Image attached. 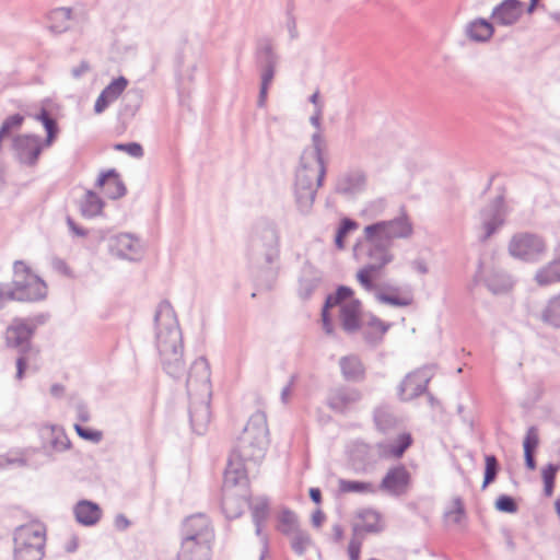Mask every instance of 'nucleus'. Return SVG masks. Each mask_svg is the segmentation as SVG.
Masks as SVG:
<instances>
[{
  "label": "nucleus",
  "instance_id": "nucleus-53",
  "mask_svg": "<svg viewBox=\"0 0 560 560\" xmlns=\"http://www.w3.org/2000/svg\"><path fill=\"white\" fill-rule=\"evenodd\" d=\"M115 150L126 152L130 156L137 158V159L143 156V149L137 142L118 143L115 145Z\"/></svg>",
  "mask_w": 560,
  "mask_h": 560
},
{
  "label": "nucleus",
  "instance_id": "nucleus-1",
  "mask_svg": "<svg viewBox=\"0 0 560 560\" xmlns=\"http://www.w3.org/2000/svg\"><path fill=\"white\" fill-rule=\"evenodd\" d=\"M268 447V425L264 412L250 416L238 436L225 469V487L245 485L249 465H258Z\"/></svg>",
  "mask_w": 560,
  "mask_h": 560
},
{
  "label": "nucleus",
  "instance_id": "nucleus-12",
  "mask_svg": "<svg viewBox=\"0 0 560 560\" xmlns=\"http://www.w3.org/2000/svg\"><path fill=\"white\" fill-rule=\"evenodd\" d=\"M327 173L325 158L302 152L295 170V182L323 186Z\"/></svg>",
  "mask_w": 560,
  "mask_h": 560
},
{
  "label": "nucleus",
  "instance_id": "nucleus-32",
  "mask_svg": "<svg viewBox=\"0 0 560 560\" xmlns=\"http://www.w3.org/2000/svg\"><path fill=\"white\" fill-rule=\"evenodd\" d=\"M487 288L493 294H503L509 292L513 287L511 277L502 270H491L485 276Z\"/></svg>",
  "mask_w": 560,
  "mask_h": 560
},
{
  "label": "nucleus",
  "instance_id": "nucleus-3",
  "mask_svg": "<svg viewBox=\"0 0 560 560\" xmlns=\"http://www.w3.org/2000/svg\"><path fill=\"white\" fill-rule=\"evenodd\" d=\"M210 364L205 357L197 358L186 377V388L190 397L189 417L192 430L203 434L210 422L209 399L211 396Z\"/></svg>",
  "mask_w": 560,
  "mask_h": 560
},
{
  "label": "nucleus",
  "instance_id": "nucleus-4",
  "mask_svg": "<svg viewBox=\"0 0 560 560\" xmlns=\"http://www.w3.org/2000/svg\"><path fill=\"white\" fill-rule=\"evenodd\" d=\"M358 255L365 259L366 264L357 271L355 279L364 291L374 292L376 291L375 279L381 270L393 262L395 258L392 246L374 234L371 236L364 229Z\"/></svg>",
  "mask_w": 560,
  "mask_h": 560
},
{
  "label": "nucleus",
  "instance_id": "nucleus-36",
  "mask_svg": "<svg viewBox=\"0 0 560 560\" xmlns=\"http://www.w3.org/2000/svg\"><path fill=\"white\" fill-rule=\"evenodd\" d=\"M250 509L256 535L261 538L264 536L261 533L262 525L269 514L268 501L265 498H258L253 502Z\"/></svg>",
  "mask_w": 560,
  "mask_h": 560
},
{
  "label": "nucleus",
  "instance_id": "nucleus-42",
  "mask_svg": "<svg viewBox=\"0 0 560 560\" xmlns=\"http://www.w3.org/2000/svg\"><path fill=\"white\" fill-rule=\"evenodd\" d=\"M541 319L550 326L560 327V293L549 300L541 313Z\"/></svg>",
  "mask_w": 560,
  "mask_h": 560
},
{
  "label": "nucleus",
  "instance_id": "nucleus-20",
  "mask_svg": "<svg viewBox=\"0 0 560 560\" xmlns=\"http://www.w3.org/2000/svg\"><path fill=\"white\" fill-rule=\"evenodd\" d=\"M412 444V436L410 433L404 432L397 435L394 440H386L375 444V451L378 457L388 459L400 458L405 452Z\"/></svg>",
  "mask_w": 560,
  "mask_h": 560
},
{
  "label": "nucleus",
  "instance_id": "nucleus-5",
  "mask_svg": "<svg viewBox=\"0 0 560 560\" xmlns=\"http://www.w3.org/2000/svg\"><path fill=\"white\" fill-rule=\"evenodd\" d=\"M353 290L346 285H340L334 294L327 296L322 311L323 328L327 335L334 334V326L329 316V310L339 308V322L347 334H354L361 327L362 305L358 299L353 298Z\"/></svg>",
  "mask_w": 560,
  "mask_h": 560
},
{
  "label": "nucleus",
  "instance_id": "nucleus-10",
  "mask_svg": "<svg viewBox=\"0 0 560 560\" xmlns=\"http://www.w3.org/2000/svg\"><path fill=\"white\" fill-rule=\"evenodd\" d=\"M369 234H373L392 246L394 240L409 238L413 233L411 221L406 215L393 220L378 221L366 225Z\"/></svg>",
  "mask_w": 560,
  "mask_h": 560
},
{
  "label": "nucleus",
  "instance_id": "nucleus-27",
  "mask_svg": "<svg viewBox=\"0 0 560 560\" xmlns=\"http://www.w3.org/2000/svg\"><path fill=\"white\" fill-rule=\"evenodd\" d=\"M96 185L103 187L106 196L110 199H118L126 194V187L115 170L102 173Z\"/></svg>",
  "mask_w": 560,
  "mask_h": 560
},
{
  "label": "nucleus",
  "instance_id": "nucleus-47",
  "mask_svg": "<svg viewBox=\"0 0 560 560\" xmlns=\"http://www.w3.org/2000/svg\"><path fill=\"white\" fill-rule=\"evenodd\" d=\"M288 537L290 538L292 550L299 556L304 555L312 544L308 533L302 529H299Z\"/></svg>",
  "mask_w": 560,
  "mask_h": 560
},
{
  "label": "nucleus",
  "instance_id": "nucleus-8",
  "mask_svg": "<svg viewBox=\"0 0 560 560\" xmlns=\"http://www.w3.org/2000/svg\"><path fill=\"white\" fill-rule=\"evenodd\" d=\"M508 249L510 255L516 259L536 262L545 256L547 243L539 234L520 232L511 237Z\"/></svg>",
  "mask_w": 560,
  "mask_h": 560
},
{
  "label": "nucleus",
  "instance_id": "nucleus-41",
  "mask_svg": "<svg viewBox=\"0 0 560 560\" xmlns=\"http://www.w3.org/2000/svg\"><path fill=\"white\" fill-rule=\"evenodd\" d=\"M278 529L285 536H290L301 529L296 514L289 509L282 510L279 514Z\"/></svg>",
  "mask_w": 560,
  "mask_h": 560
},
{
  "label": "nucleus",
  "instance_id": "nucleus-14",
  "mask_svg": "<svg viewBox=\"0 0 560 560\" xmlns=\"http://www.w3.org/2000/svg\"><path fill=\"white\" fill-rule=\"evenodd\" d=\"M196 540L197 542L211 544L214 539L213 528L207 515L198 513L188 516L182 527V539Z\"/></svg>",
  "mask_w": 560,
  "mask_h": 560
},
{
  "label": "nucleus",
  "instance_id": "nucleus-60",
  "mask_svg": "<svg viewBox=\"0 0 560 560\" xmlns=\"http://www.w3.org/2000/svg\"><path fill=\"white\" fill-rule=\"evenodd\" d=\"M91 70L90 63L85 60H82L78 66L71 69V75L74 79H80Z\"/></svg>",
  "mask_w": 560,
  "mask_h": 560
},
{
  "label": "nucleus",
  "instance_id": "nucleus-45",
  "mask_svg": "<svg viewBox=\"0 0 560 560\" xmlns=\"http://www.w3.org/2000/svg\"><path fill=\"white\" fill-rule=\"evenodd\" d=\"M257 55L259 66H277L278 63V56L275 54L272 43L269 39L259 43Z\"/></svg>",
  "mask_w": 560,
  "mask_h": 560
},
{
  "label": "nucleus",
  "instance_id": "nucleus-9",
  "mask_svg": "<svg viewBox=\"0 0 560 560\" xmlns=\"http://www.w3.org/2000/svg\"><path fill=\"white\" fill-rule=\"evenodd\" d=\"M508 208L501 196L487 203L479 212V240L485 242L491 237L505 222Z\"/></svg>",
  "mask_w": 560,
  "mask_h": 560
},
{
  "label": "nucleus",
  "instance_id": "nucleus-33",
  "mask_svg": "<svg viewBox=\"0 0 560 560\" xmlns=\"http://www.w3.org/2000/svg\"><path fill=\"white\" fill-rule=\"evenodd\" d=\"M80 212L86 219L100 215L103 211L104 202L102 198L92 190H86L80 200Z\"/></svg>",
  "mask_w": 560,
  "mask_h": 560
},
{
  "label": "nucleus",
  "instance_id": "nucleus-35",
  "mask_svg": "<svg viewBox=\"0 0 560 560\" xmlns=\"http://www.w3.org/2000/svg\"><path fill=\"white\" fill-rule=\"evenodd\" d=\"M233 488L234 487H225V480L223 481L222 510L228 518L240 516L245 506L243 499L234 498L232 493Z\"/></svg>",
  "mask_w": 560,
  "mask_h": 560
},
{
  "label": "nucleus",
  "instance_id": "nucleus-59",
  "mask_svg": "<svg viewBox=\"0 0 560 560\" xmlns=\"http://www.w3.org/2000/svg\"><path fill=\"white\" fill-rule=\"evenodd\" d=\"M295 381L296 375H291L288 384L281 389L280 399L285 405L291 400Z\"/></svg>",
  "mask_w": 560,
  "mask_h": 560
},
{
  "label": "nucleus",
  "instance_id": "nucleus-24",
  "mask_svg": "<svg viewBox=\"0 0 560 560\" xmlns=\"http://www.w3.org/2000/svg\"><path fill=\"white\" fill-rule=\"evenodd\" d=\"M42 436L45 440V448L50 456L52 453H61L70 448L71 442L65 430L58 425H47L42 429Z\"/></svg>",
  "mask_w": 560,
  "mask_h": 560
},
{
  "label": "nucleus",
  "instance_id": "nucleus-39",
  "mask_svg": "<svg viewBox=\"0 0 560 560\" xmlns=\"http://www.w3.org/2000/svg\"><path fill=\"white\" fill-rule=\"evenodd\" d=\"M34 119L40 121L46 130L47 137L44 140V144H46L47 148L51 147L59 132L57 121L48 114L46 109H42L40 113L36 114Z\"/></svg>",
  "mask_w": 560,
  "mask_h": 560
},
{
  "label": "nucleus",
  "instance_id": "nucleus-63",
  "mask_svg": "<svg viewBox=\"0 0 560 560\" xmlns=\"http://www.w3.org/2000/svg\"><path fill=\"white\" fill-rule=\"evenodd\" d=\"M25 368H26V359H25L24 354H21L16 359V375H15L16 380H22L24 377Z\"/></svg>",
  "mask_w": 560,
  "mask_h": 560
},
{
  "label": "nucleus",
  "instance_id": "nucleus-62",
  "mask_svg": "<svg viewBox=\"0 0 560 560\" xmlns=\"http://www.w3.org/2000/svg\"><path fill=\"white\" fill-rule=\"evenodd\" d=\"M323 112L322 109H314L313 110V114L311 115L310 117V122L311 125L316 129V130H322V118H323Z\"/></svg>",
  "mask_w": 560,
  "mask_h": 560
},
{
  "label": "nucleus",
  "instance_id": "nucleus-30",
  "mask_svg": "<svg viewBox=\"0 0 560 560\" xmlns=\"http://www.w3.org/2000/svg\"><path fill=\"white\" fill-rule=\"evenodd\" d=\"M466 35L478 43L488 42L494 32L493 24L485 19H475L466 25Z\"/></svg>",
  "mask_w": 560,
  "mask_h": 560
},
{
  "label": "nucleus",
  "instance_id": "nucleus-46",
  "mask_svg": "<svg viewBox=\"0 0 560 560\" xmlns=\"http://www.w3.org/2000/svg\"><path fill=\"white\" fill-rule=\"evenodd\" d=\"M375 295L377 302L382 304H388L393 306L404 307L408 306L412 303V298L410 295H394L380 292L378 287L376 285V291L372 292Z\"/></svg>",
  "mask_w": 560,
  "mask_h": 560
},
{
  "label": "nucleus",
  "instance_id": "nucleus-61",
  "mask_svg": "<svg viewBox=\"0 0 560 560\" xmlns=\"http://www.w3.org/2000/svg\"><path fill=\"white\" fill-rule=\"evenodd\" d=\"M559 467L553 464H549L547 467L542 469V479L544 482L547 481H555L556 474L558 471Z\"/></svg>",
  "mask_w": 560,
  "mask_h": 560
},
{
  "label": "nucleus",
  "instance_id": "nucleus-56",
  "mask_svg": "<svg viewBox=\"0 0 560 560\" xmlns=\"http://www.w3.org/2000/svg\"><path fill=\"white\" fill-rule=\"evenodd\" d=\"M13 284L0 283V310L7 304V302L15 300Z\"/></svg>",
  "mask_w": 560,
  "mask_h": 560
},
{
  "label": "nucleus",
  "instance_id": "nucleus-11",
  "mask_svg": "<svg viewBox=\"0 0 560 560\" xmlns=\"http://www.w3.org/2000/svg\"><path fill=\"white\" fill-rule=\"evenodd\" d=\"M12 152L14 159L22 165L34 166L42 154L44 141L39 136L23 133L12 138Z\"/></svg>",
  "mask_w": 560,
  "mask_h": 560
},
{
  "label": "nucleus",
  "instance_id": "nucleus-48",
  "mask_svg": "<svg viewBox=\"0 0 560 560\" xmlns=\"http://www.w3.org/2000/svg\"><path fill=\"white\" fill-rule=\"evenodd\" d=\"M31 451H24L21 454L0 455V469L8 466H32Z\"/></svg>",
  "mask_w": 560,
  "mask_h": 560
},
{
  "label": "nucleus",
  "instance_id": "nucleus-51",
  "mask_svg": "<svg viewBox=\"0 0 560 560\" xmlns=\"http://www.w3.org/2000/svg\"><path fill=\"white\" fill-rule=\"evenodd\" d=\"M357 226L355 222L352 221L351 219H343L338 228V231H337V234H336V238H335V243L337 245L338 248H342L343 247V237L351 231V230H354Z\"/></svg>",
  "mask_w": 560,
  "mask_h": 560
},
{
  "label": "nucleus",
  "instance_id": "nucleus-40",
  "mask_svg": "<svg viewBox=\"0 0 560 560\" xmlns=\"http://www.w3.org/2000/svg\"><path fill=\"white\" fill-rule=\"evenodd\" d=\"M374 422L380 431L387 432L396 425L397 419L388 406H380L374 411Z\"/></svg>",
  "mask_w": 560,
  "mask_h": 560
},
{
  "label": "nucleus",
  "instance_id": "nucleus-29",
  "mask_svg": "<svg viewBox=\"0 0 560 560\" xmlns=\"http://www.w3.org/2000/svg\"><path fill=\"white\" fill-rule=\"evenodd\" d=\"M382 528L381 515L372 509L362 510L358 514V521L353 527L355 535H359L360 533H376Z\"/></svg>",
  "mask_w": 560,
  "mask_h": 560
},
{
  "label": "nucleus",
  "instance_id": "nucleus-22",
  "mask_svg": "<svg viewBox=\"0 0 560 560\" xmlns=\"http://www.w3.org/2000/svg\"><path fill=\"white\" fill-rule=\"evenodd\" d=\"M320 187L322 186H317L316 184H305L294 180L293 197L299 213L308 215L312 212L317 190Z\"/></svg>",
  "mask_w": 560,
  "mask_h": 560
},
{
  "label": "nucleus",
  "instance_id": "nucleus-57",
  "mask_svg": "<svg viewBox=\"0 0 560 560\" xmlns=\"http://www.w3.org/2000/svg\"><path fill=\"white\" fill-rule=\"evenodd\" d=\"M385 201L383 199H378L375 201H372L364 210V214L369 215L370 218L377 217L383 213L385 209Z\"/></svg>",
  "mask_w": 560,
  "mask_h": 560
},
{
  "label": "nucleus",
  "instance_id": "nucleus-6",
  "mask_svg": "<svg viewBox=\"0 0 560 560\" xmlns=\"http://www.w3.org/2000/svg\"><path fill=\"white\" fill-rule=\"evenodd\" d=\"M14 560H42L46 542V530L40 523L19 526L14 532Z\"/></svg>",
  "mask_w": 560,
  "mask_h": 560
},
{
  "label": "nucleus",
  "instance_id": "nucleus-54",
  "mask_svg": "<svg viewBox=\"0 0 560 560\" xmlns=\"http://www.w3.org/2000/svg\"><path fill=\"white\" fill-rule=\"evenodd\" d=\"M495 508L505 513H515L517 511L515 501L509 495H500L495 501Z\"/></svg>",
  "mask_w": 560,
  "mask_h": 560
},
{
  "label": "nucleus",
  "instance_id": "nucleus-7",
  "mask_svg": "<svg viewBox=\"0 0 560 560\" xmlns=\"http://www.w3.org/2000/svg\"><path fill=\"white\" fill-rule=\"evenodd\" d=\"M13 270V287L15 300L34 302L46 298V283L38 276L32 273L25 262L15 261Z\"/></svg>",
  "mask_w": 560,
  "mask_h": 560
},
{
  "label": "nucleus",
  "instance_id": "nucleus-43",
  "mask_svg": "<svg viewBox=\"0 0 560 560\" xmlns=\"http://www.w3.org/2000/svg\"><path fill=\"white\" fill-rule=\"evenodd\" d=\"M338 488L343 493H375L376 488L372 482L339 479Z\"/></svg>",
  "mask_w": 560,
  "mask_h": 560
},
{
  "label": "nucleus",
  "instance_id": "nucleus-21",
  "mask_svg": "<svg viewBox=\"0 0 560 560\" xmlns=\"http://www.w3.org/2000/svg\"><path fill=\"white\" fill-rule=\"evenodd\" d=\"M524 3L518 0H504L493 8L491 18L502 26L515 24L522 16Z\"/></svg>",
  "mask_w": 560,
  "mask_h": 560
},
{
  "label": "nucleus",
  "instance_id": "nucleus-19",
  "mask_svg": "<svg viewBox=\"0 0 560 560\" xmlns=\"http://www.w3.org/2000/svg\"><path fill=\"white\" fill-rule=\"evenodd\" d=\"M362 399V393L352 387H338L330 392L327 405L336 412H346Z\"/></svg>",
  "mask_w": 560,
  "mask_h": 560
},
{
  "label": "nucleus",
  "instance_id": "nucleus-50",
  "mask_svg": "<svg viewBox=\"0 0 560 560\" xmlns=\"http://www.w3.org/2000/svg\"><path fill=\"white\" fill-rule=\"evenodd\" d=\"M498 474V460L493 455L486 456V469L482 488L485 489L490 482L495 479Z\"/></svg>",
  "mask_w": 560,
  "mask_h": 560
},
{
  "label": "nucleus",
  "instance_id": "nucleus-64",
  "mask_svg": "<svg viewBox=\"0 0 560 560\" xmlns=\"http://www.w3.org/2000/svg\"><path fill=\"white\" fill-rule=\"evenodd\" d=\"M261 548L259 551L258 560H266L269 556V540L267 536L260 538Z\"/></svg>",
  "mask_w": 560,
  "mask_h": 560
},
{
  "label": "nucleus",
  "instance_id": "nucleus-49",
  "mask_svg": "<svg viewBox=\"0 0 560 560\" xmlns=\"http://www.w3.org/2000/svg\"><path fill=\"white\" fill-rule=\"evenodd\" d=\"M311 140H312L311 147L304 149L303 152L304 153L313 154L315 156L324 158L325 153H326V150H327V144H326V141H325L323 135H322V130H316L312 135V139Z\"/></svg>",
  "mask_w": 560,
  "mask_h": 560
},
{
  "label": "nucleus",
  "instance_id": "nucleus-26",
  "mask_svg": "<svg viewBox=\"0 0 560 560\" xmlns=\"http://www.w3.org/2000/svg\"><path fill=\"white\" fill-rule=\"evenodd\" d=\"M32 335L33 327L30 324L16 320L7 329L5 338L10 346L20 348L24 352L28 347Z\"/></svg>",
  "mask_w": 560,
  "mask_h": 560
},
{
  "label": "nucleus",
  "instance_id": "nucleus-37",
  "mask_svg": "<svg viewBox=\"0 0 560 560\" xmlns=\"http://www.w3.org/2000/svg\"><path fill=\"white\" fill-rule=\"evenodd\" d=\"M260 67V89L257 100L258 107H265L268 97V90L271 85L277 66H259Z\"/></svg>",
  "mask_w": 560,
  "mask_h": 560
},
{
  "label": "nucleus",
  "instance_id": "nucleus-2",
  "mask_svg": "<svg viewBox=\"0 0 560 560\" xmlns=\"http://www.w3.org/2000/svg\"><path fill=\"white\" fill-rule=\"evenodd\" d=\"M154 345L162 369L177 380L186 370L183 335L176 313L170 302H161L154 314Z\"/></svg>",
  "mask_w": 560,
  "mask_h": 560
},
{
  "label": "nucleus",
  "instance_id": "nucleus-34",
  "mask_svg": "<svg viewBox=\"0 0 560 560\" xmlns=\"http://www.w3.org/2000/svg\"><path fill=\"white\" fill-rule=\"evenodd\" d=\"M535 280L541 287L560 282V257L558 256L539 268L535 275Z\"/></svg>",
  "mask_w": 560,
  "mask_h": 560
},
{
  "label": "nucleus",
  "instance_id": "nucleus-23",
  "mask_svg": "<svg viewBox=\"0 0 560 560\" xmlns=\"http://www.w3.org/2000/svg\"><path fill=\"white\" fill-rule=\"evenodd\" d=\"M128 85V80L125 77L114 79L108 85L104 88L94 104V113L100 115L106 108L116 102L124 93Z\"/></svg>",
  "mask_w": 560,
  "mask_h": 560
},
{
  "label": "nucleus",
  "instance_id": "nucleus-31",
  "mask_svg": "<svg viewBox=\"0 0 560 560\" xmlns=\"http://www.w3.org/2000/svg\"><path fill=\"white\" fill-rule=\"evenodd\" d=\"M77 521L85 526H92L101 518V509L91 501H80L74 508Z\"/></svg>",
  "mask_w": 560,
  "mask_h": 560
},
{
  "label": "nucleus",
  "instance_id": "nucleus-13",
  "mask_svg": "<svg viewBox=\"0 0 560 560\" xmlns=\"http://www.w3.org/2000/svg\"><path fill=\"white\" fill-rule=\"evenodd\" d=\"M431 377L432 372L428 368L418 369L407 374L398 386L397 395L399 399L409 401L423 394Z\"/></svg>",
  "mask_w": 560,
  "mask_h": 560
},
{
  "label": "nucleus",
  "instance_id": "nucleus-28",
  "mask_svg": "<svg viewBox=\"0 0 560 560\" xmlns=\"http://www.w3.org/2000/svg\"><path fill=\"white\" fill-rule=\"evenodd\" d=\"M339 368L342 377L348 382H360L364 378L365 368L358 355L341 357Z\"/></svg>",
  "mask_w": 560,
  "mask_h": 560
},
{
  "label": "nucleus",
  "instance_id": "nucleus-38",
  "mask_svg": "<svg viewBox=\"0 0 560 560\" xmlns=\"http://www.w3.org/2000/svg\"><path fill=\"white\" fill-rule=\"evenodd\" d=\"M71 19L72 10L70 8H56L49 13L50 27L57 33L68 30Z\"/></svg>",
  "mask_w": 560,
  "mask_h": 560
},
{
  "label": "nucleus",
  "instance_id": "nucleus-55",
  "mask_svg": "<svg viewBox=\"0 0 560 560\" xmlns=\"http://www.w3.org/2000/svg\"><path fill=\"white\" fill-rule=\"evenodd\" d=\"M539 439H538V432L537 429L534 427H530L527 430L526 436L524 439V451L533 452L535 447L538 445Z\"/></svg>",
  "mask_w": 560,
  "mask_h": 560
},
{
  "label": "nucleus",
  "instance_id": "nucleus-25",
  "mask_svg": "<svg viewBox=\"0 0 560 560\" xmlns=\"http://www.w3.org/2000/svg\"><path fill=\"white\" fill-rule=\"evenodd\" d=\"M211 544L197 542L196 540L182 539L177 560H210Z\"/></svg>",
  "mask_w": 560,
  "mask_h": 560
},
{
  "label": "nucleus",
  "instance_id": "nucleus-17",
  "mask_svg": "<svg viewBox=\"0 0 560 560\" xmlns=\"http://www.w3.org/2000/svg\"><path fill=\"white\" fill-rule=\"evenodd\" d=\"M366 186V175L361 170H349L340 173L334 184V191L347 198L361 194Z\"/></svg>",
  "mask_w": 560,
  "mask_h": 560
},
{
  "label": "nucleus",
  "instance_id": "nucleus-16",
  "mask_svg": "<svg viewBox=\"0 0 560 560\" xmlns=\"http://www.w3.org/2000/svg\"><path fill=\"white\" fill-rule=\"evenodd\" d=\"M109 252L121 259L139 260L143 254L142 245L135 235L120 233L109 238Z\"/></svg>",
  "mask_w": 560,
  "mask_h": 560
},
{
  "label": "nucleus",
  "instance_id": "nucleus-44",
  "mask_svg": "<svg viewBox=\"0 0 560 560\" xmlns=\"http://www.w3.org/2000/svg\"><path fill=\"white\" fill-rule=\"evenodd\" d=\"M306 271L311 273L310 277L304 275L299 282V294L302 299L311 298L320 281V277L317 275V272H313L311 268H308Z\"/></svg>",
  "mask_w": 560,
  "mask_h": 560
},
{
  "label": "nucleus",
  "instance_id": "nucleus-15",
  "mask_svg": "<svg viewBox=\"0 0 560 560\" xmlns=\"http://www.w3.org/2000/svg\"><path fill=\"white\" fill-rule=\"evenodd\" d=\"M411 485V475L404 465L389 468L380 483V490L393 497H400L408 492Z\"/></svg>",
  "mask_w": 560,
  "mask_h": 560
},
{
  "label": "nucleus",
  "instance_id": "nucleus-58",
  "mask_svg": "<svg viewBox=\"0 0 560 560\" xmlns=\"http://www.w3.org/2000/svg\"><path fill=\"white\" fill-rule=\"evenodd\" d=\"M358 535L354 534V537L350 540L348 546V553L350 560H360V551H361V540L357 537Z\"/></svg>",
  "mask_w": 560,
  "mask_h": 560
},
{
  "label": "nucleus",
  "instance_id": "nucleus-18",
  "mask_svg": "<svg viewBox=\"0 0 560 560\" xmlns=\"http://www.w3.org/2000/svg\"><path fill=\"white\" fill-rule=\"evenodd\" d=\"M278 241L279 237L275 226L265 223L255 226L252 236L253 245L265 248V257L269 264H272L279 256Z\"/></svg>",
  "mask_w": 560,
  "mask_h": 560
},
{
  "label": "nucleus",
  "instance_id": "nucleus-52",
  "mask_svg": "<svg viewBox=\"0 0 560 560\" xmlns=\"http://www.w3.org/2000/svg\"><path fill=\"white\" fill-rule=\"evenodd\" d=\"M74 430L80 438L93 443H100L103 439V433L101 431L86 429L80 424H74Z\"/></svg>",
  "mask_w": 560,
  "mask_h": 560
}]
</instances>
